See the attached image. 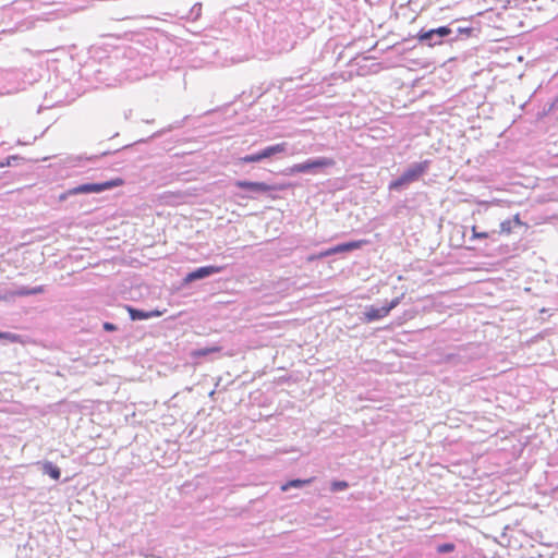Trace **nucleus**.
<instances>
[{"label":"nucleus","mask_w":558,"mask_h":558,"mask_svg":"<svg viewBox=\"0 0 558 558\" xmlns=\"http://www.w3.org/2000/svg\"><path fill=\"white\" fill-rule=\"evenodd\" d=\"M262 33L265 44L274 52L289 51L294 46L291 20L282 12L272 11L266 14Z\"/></svg>","instance_id":"1"},{"label":"nucleus","mask_w":558,"mask_h":558,"mask_svg":"<svg viewBox=\"0 0 558 558\" xmlns=\"http://www.w3.org/2000/svg\"><path fill=\"white\" fill-rule=\"evenodd\" d=\"M430 163L432 161L427 159L411 163L399 178L389 183V191H402L411 183L418 181L429 170Z\"/></svg>","instance_id":"2"},{"label":"nucleus","mask_w":558,"mask_h":558,"mask_svg":"<svg viewBox=\"0 0 558 558\" xmlns=\"http://www.w3.org/2000/svg\"><path fill=\"white\" fill-rule=\"evenodd\" d=\"M336 161L329 157H317L310 158L301 163H295L291 167L284 169L283 173L286 175H293L296 173H311L316 174L324 168L333 167Z\"/></svg>","instance_id":"3"},{"label":"nucleus","mask_w":558,"mask_h":558,"mask_svg":"<svg viewBox=\"0 0 558 558\" xmlns=\"http://www.w3.org/2000/svg\"><path fill=\"white\" fill-rule=\"evenodd\" d=\"M234 186L248 192L245 195H240L242 198L256 199L260 195H268L271 192L282 191L283 185L268 184L266 182H254L247 180H236Z\"/></svg>","instance_id":"4"},{"label":"nucleus","mask_w":558,"mask_h":558,"mask_svg":"<svg viewBox=\"0 0 558 558\" xmlns=\"http://www.w3.org/2000/svg\"><path fill=\"white\" fill-rule=\"evenodd\" d=\"M415 38L418 40L420 44L425 45L427 47L450 44L446 25L428 29L422 28L417 33Z\"/></svg>","instance_id":"5"},{"label":"nucleus","mask_w":558,"mask_h":558,"mask_svg":"<svg viewBox=\"0 0 558 558\" xmlns=\"http://www.w3.org/2000/svg\"><path fill=\"white\" fill-rule=\"evenodd\" d=\"M123 184V180L120 178L99 182V183H84L77 186L69 189V194H92V193H102L105 191L111 190L113 187L120 186Z\"/></svg>","instance_id":"6"},{"label":"nucleus","mask_w":558,"mask_h":558,"mask_svg":"<svg viewBox=\"0 0 558 558\" xmlns=\"http://www.w3.org/2000/svg\"><path fill=\"white\" fill-rule=\"evenodd\" d=\"M450 44L468 39L472 36L474 28L466 25L464 21L453 20L446 25Z\"/></svg>","instance_id":"7"},{"label":"nucleus","mask_w":558,"mask_h":558,"mask_svg":"<svg viewBox=\"0 0 558 558\" xmlns=\"http://www.w3.org/2000/svg\"><path fill=\"white\" fill-rule=\"evenodd\" d=\"M223 267L221 266H215V265H207L198 267L190 272L186 274V276L183 278V282L185 284H189L191 282L203 280L205 278L211 277L214 275H217L221 272Z\"/></svg>","instance_id":"8"},{"label":"nucleus","mask_w":558,"mask_h":558,"mask_svg":"<svg viewBox=\"0 0 558 558\" xmlns=\"http://www.w3.org/2000/svg\"><path fill=\"white\" fill-rule=\"evenodd\" d=\"M388 316L387 308L383 306L376 307L375 305L365 306L361 320L363 323H373Z\"/></svg>","instance_id":"9"},{"label":"nucleus","mask_w":558,"mask_h":558,"mask_svg":"<svg viewBox=\"0 0 558 558\" xmlns=\"http://www.w3.org/2000/svg\"><path fill=\"white\" fill-rule=\"evenodd\" d=\"M125 308L129 312L130 318L134 322L135 320H146V319L161 316V312L158 310L144 311V310L133 307L131 305H126Z\"/></svg>","instance_id":"10"},{"label":"nucleus","mask_w":558,"mask_h":558,"mask_svg":"<svg viewBox=\"0 0 558 558\" xmlns=\"http://www.w3.org/2000/svg\"><path fill=\"white\" fill-rule=\"evenodd\" d=\"M366 243H367V241H365V240H357V241L340 243V244H337L331 247V253H335V255H336V254L352 252V251L361 248Z\"/></svg>","instance_id":"11"},{"label":"nucleus","mask_w":558,"mask_h":558,"mask_svg":"<svg viewBox=\"0 0 558 558\" xmlns=\"http://www.w3.org/2000/svg\"><path fill=\"white\" fill-rule=\"evenodd\" d=\"M288 148V143L282 142L275 145L267 146L259 150L262 161L265 159H269L274 157L275 155L286 153Z\"/></svg>","instance_id":"12"},{"label":"nucleus","mask_w":558,"mask_h":558,"mask_svg":"<svg viewBox=\"0 0 558 558\" xmlns=\"http://www.w3.org/2000/svg\"><path fill=\"white\" fill-rule=\"evenodd\" d=\"M45 291L44 286H37L33 288H28L25 286H15L14 284V293L16 298L29 296L40 294Z\"/></svg>","instance_id":"13"},{"label":"nucleus","mask_w":558,"mask_h":558,"mask_svg":"<svg viewBox=\"0 0 558 558\" xmlns=\"http://www.w3.org/2000/svg\"><path fill=\"white\" fill-rule=\"evenodd\" d=\"M521 225L522 222L519 218V215H515L512 219H506L500 222V230L497 231V234H510L514 226Z\"/></svg>","instance_id":"14"},{"label":"nucleus","mask_w":558,"mask_h":558,"mask_svg":"<svg viewBox=\"0 0 558 558\" xmlns=\"http://www.w3.org/2000/svg\"><path fill=\"white\" fill-rule=\"evenodd\" d=\"M43 472L49 475L54 481H59L61 477V470L50 461H46L43 464Z\"/></svg>","instance_id":"15"},{"label":"nucleus","mask_w":558,"mask_h":558,"mask_svg":"<svg viewBox=\"0 0 558 558\" xmlns=\"http://www.w3.org/2000/svg\"><path fill=\"white\" fill-rule=\"evenodd\" d=\"M471 232H472L471 240L492 239L493 241H497V239H496L497 231L496 230H493L490 232L478 231L477 227L473 226L471 228Z\"/></svg>","instance_id":"16"},{"label":"nucleus","mask_w":558,"mask_h":558,"mask_svg":"<svg viewBox=\"0 0 558 558\" xmlns=\"http://www.w3.org/2000/svg\"><path fill=\"white\" fill-rule=\"evenodd\" d=\"M221 348L218 345H211V347H205V348H198L192 351L193 357H204L211 353H218L220 352Z\"/></svg>","instance_id":"17"},{"label":"nucleus","mask_w":558,"mask_h":558,"mask_svg":"<svg viewBox=\"0 0 558 558\" xmlns=\"http://www.w3.org/2000/svg\"><path fill=\"white\" fill-rule=\"evenodd\" d=\"M311 483H312V478H307V480L295 478V480H291V481L287 482L286 484H283L281 486V489L283 492H287L290 488H302Z\"/></svg>","instance_id":"18"},{"label":"nucleus","mask_w":558,"mask_h":558,"mask_svg":"<svg viewBox=\"0 0 558 558\" xmlns=\"http://www.w3.org/2000/svg\"><path fill=\"white\" fill-rule=\"evenodd\" d=\"M24 158L19 155H12L7 157L5 159L0 161V168L4 167H14L20 165L21 161H23Z\"/></svg>","instance_id":"19"},{"label":"nucleus","mask_w":558,"mask_h":558,"mask_svg":"<svg viewBox=\"0 0 558 558\" xmlns=\"http://www.w3.org/2000/svg\"><path fill=\"white\" fill-rule=\"evenodd\" d=\"M16 299L13 288H0V301L11 302Z\"/></svg>","instance_id":"20"},{"label":"nucleus","mask_w":558,"mask_h":558,"mask_svg":"<svg viewBox=\"0 0 558 558\" xmlns=\"http://www.w3.org/2000/svg\"><path fill=\"white\" fill-rule=\"evenodd\" d=\"M97 158H98L97 155L90 156V157H86L83 155L71 156L68 158V163L72 165V166H77L82 160H96Z\"/></svg>","instance_id":"21"},{"label":"nucleus","mask_w":558,"mask_h":558,"mask_svg":"<svg viewBox=\"0 0 558 558\" xmlns=\"http://www.w3.org/2000/svg\"><path fill=\"white\" fill-rule=\"evenodd\" d=\"M260 161H262V158H260L259 151L250 154V155H245L240 158V162H242V163H254V162H260Z\"/></svg>","instance_id":"22"},{"label":"nucleus","mask_w":558,"mask_h":558,"mask_svg":"<svg viewBox=\"0 0 558 558\" xmlns=\"http://www.w3.org/2000/svg\"><path fill=\"white\" fill-rule=\"evenodd\" d=\"M349 487L345 481H333L330 485V490L333 493L345 490Z\"/></svg>","instance_id":"23"},{"label":"nucleus","mask_w":558,"mask_h":558,"mask_svg":"<svg viewBox=\"0 0 558 558\" xmlns=\"http://www.w3.org/2000/svg\"><path fill=\"white\" fill-rule=\"evenodd\" d=\"M456 548L453 543H442L436 547L438 554H448L453 551Z\"/></svg>","instance_id":"24"},{"label":"nucleus","mask_w":558,"mask_h":558,"mask_svg":"<svg viewBox=\"0 0 558 558\" xmlns=\"http://www.w3.org/2000/svg\"><path fill=\"white\" fill-rule=\"evenodd\" d=\"M402 298H403V294L392 299L390 302H388L384 305V307L387 308L388 314L401 303Z\"/></svg>","instance_id":"25"},{"label":"nucleus","mask_w":558,"mask_h":558,"mask_svg":"<svg viewBox=\"0 0 558 558\" xmlns=\"http://www.w3.org/2000/svg\"><path fill=\"white\" fill-rule=\"evenodd\" d=\"M0 339L9 340L10 342H16L19 336L12 332H2L0 331Z\"/></svg>","instance_id":"26"},{"label":"nucleus","mask_w":558,"mask_h":558,"mask_svg":"<svg viewBox=\"0 0 558 558\" xmlns=\"http://www.w3.org/2000/svg\"><path fill=\"white\" fill-rule=\"evenodd\" d=\"M102 327L108 332H112V331H116L118 329V327L114 324L109 323V322L104 323Z\"/></svg>","instance_id":"27"},{"label":"nucleus","mask_w":558,"mask_h":558,"mask_svg":"<svg viewBox=\"0 0 558 558\" xmlns=\"http://www.w3.org/2000/svg\"><path fill=\"white\" fill-rule=\"evenodd\" d=\"M70 196H74V194H69V189L64 191L62 194H60L59 199L61 202L68 199Z\"/></svg>","instance_id":"28"},{"label":"nucleus","mask_w":558,"mask_h":558,"mask_svg":"<svg viewBox=\"0 0 558 558\" xmlns=\"http://www.w3.org/2000/svg\"><path fill=\"white\" fill-rule=\"evenodd\" d=\"M331 255H335V253H331V247L326 250V251H323L319 253L318 257L323 258V257H328V256H331Z\"/></svg>","instance_id":"29"},{"label":"nucleus","mask_w":558,"mask_h":558,"mask_svg":"<svg viewBox=\"0 0 558 558\" xmlns=\"http://www.w3.org/2000/svg\"><path fill=\"white\" fill-rule=\"evenodd\" d=\"M106 155H108V151H102V153L100 154V156H106Z\"/></svg>","instance_id":"30"}]
</instances>
